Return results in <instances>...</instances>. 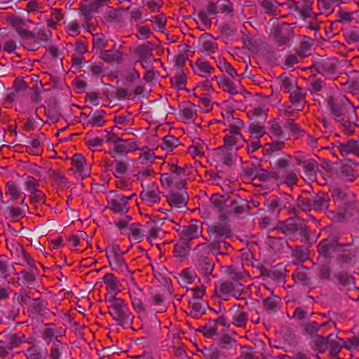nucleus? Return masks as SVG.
Instances as JSON below:
<instances>
[{
	"mask_svg": "<svg viewBox=\"0 0 359 359\" xmlns=\"http://www.w3.org/2000/svg\"><path fill=\"white\" fill-rule=\"evenodd\" d=\"M326 109L329 115L336 122L343 118L353 121V111H355L351 102L346 97L339 95H330L325 99Z\"/></svg>",
	"mask_w": 359,
	"mask_h": 359,
	"instance_id": "1",
	"label": "nucleus"
},
{
	"mask_svg": "<svg viewBox=\"0 0 359 359\" xmlns=\"http://www.w3.org/2000/svg\"><path fill=\"white\" fill-rule=\"evenodd\" d=\"M290 154H284L283 157L278 158L275 162L276 173H273V180L280 184H285L292 189L299 182L298 170L290 168Z\"/></svg>",
	"mask_w": 359,
	"mask_h": 359,
	"instance_id": "2",
	"label": "nucleus"
},
{
	"mask_svg": "<svg viewBox=\"0 0 359 359\" xmlns=\"http://www.w3.org/2000/svg\"><path fill=\"white\" fill-rule=\"evenodd\" d=\"M330 201L329 194L324 191L314 194L304 191L297 198V205L304 212H323L328 209Z\"/></svg>",
	"mask_w": 359,
	"mask_h": 359,
	"instance_id": "3",
	"label": "nucleus"
},
{
	"mask_svg": "<svg viewBox=\"0 0 359 359\" xmlns=\"http://www.w3.org/2000/svg\"><path fill=\"white\" fill-rule=\"evenodd\" d=\"M277 230L290 238L298 236L302 243H310V229L306 222L299 217L289 218L280 224Z\"/></svg>",
	"mask_w": 359,
	"mask_h": 359,
	"instance_id": "4",
	"label": "nucleus"
},
{
	"mask_svg": "<svg viewBox=\"0 0 359 359\" xmlns=\"http://www.w3.org/2000/svg\"><path fill=\"white\" fill-rule=\"evenodd\" d=\"M11 25L15 29L22 40H31L32 43H27L25 47L29 50L38 49V45L40 41H47L49 40L51 32L49 30L39 31L36 34L24 27V21L18 18H15L11 22Z\"/></svg>",
	"mask_w": 359,
	"mask_h": 359,
	"instance_id": "5",
	"label": "nucleus"
},
{
	"mask_svg": "<svg viewBox=\"0 0 359 359\" xmlns=\"http://www.w3.org/2000/svg\"><path fill=\"white\" fill-rule=\"evenodd\" d=\"M109 314L115 320L117 325L122 327L128 326L132 327L134 316L130 311L124 300L121 298H116L113 295L109 300Z\"/></svg>",
	"mask_w": 359,
	"mask_h": 359,
	"instance_id": "6",
	"label": "nucleus"
},
{
	"mask_svg": "<svg viewBox=\"0 0 359 359\" xmlns=\"http://www.w3.org/2000/svg\"><path fill=\"white\" fill-rule=\"evenodd\" d=\"M215 294L223 300H227L229 295L238 300H242L245 299L247 288L240 282L223 280L215 286Z\"/></svg>",
	"mask_w": 359,
	"mask_h": 359,
	"instance_id": "7",
	"label": "nucleus"
},
{
	"mask_svg": "<svg viewBox=\"0 0 359 359\" xmlns=\"http://www.w3.org/2000/svg\"><path fill=\"white\" fill-rule=\"evenodd\" d=\"M168 172L161 175V182L170 189H182L187 184L185 170L174 164H168Z\"/></svg>",
	"mask_w": 359,
	"mask_h": 359,
	"instance_id": "8",
	"label": "nucleus"
},
{
	"mask_svg": "<svg viewBox=\"0 0 359 359\" xmlns=\"http://www.w3.org/2000/svg\"><path fill=\"white\" fill-rule=\"evenodd\" d=\"M270 36L278 46L290 47L291 41L294 36V32L290 24L283 22L275 26Z\"/></svg>",
	"mask_w": 359,
	"mask_h": 359,
	"instance_id": "9",
	"label": "nucleus"
},
{
	"mask_svg": "<svg viewBox=\"0 0 359 359\" xmlns=\"http://www.w3.org/2000/svg\"><path fill=\"white\" fill-rule=\"evenodd\" d=\"M106 0H86L80 3V12L83 17L86 24L85 28L90 30V21L93 19L95 13L104 6Z\"/></svg>",
	"mask_w": 359,
	"mask_h": 359,
	"instance_id": "10",
	"label": "nucleus"
},
{
	"mask_svg": "<svg viewBox=\"0 0 359 359\" xmlns=\"http://www.w3.org/2000/svg\"><path fill=\"white\" fill-rule=\"evenodd\" d=\"M135 196V193L130 196L116 194L114 198L107 200V208L115 214H126L130 210L128 202Z\"/></svg>",
	"mask_w": 359,
	"mask_h": 359,
	"instance_id": "11",
	"label": "nucleus"
},
{
	"mask_svg": "<svg viewBox=\"0 0 359 359\" xmlns=\"http://www.w3.org/2000/svg\"><path fill=\"white\" fill-rule=\"evenodd\" d=\"M302 1L303 4L299 6V2L290 1L288 8L291 11L297 13L303 20L315 18L317 15L313 11L314 0H302Z\"/></svg>",
	"mask_w": 359,
	"mask_h": 359,
	"instance_id": "12",
	"label": "nucleus"
},
{
	"mask_svg": "<svg viewBox=\"0 0 359 359\" xmlns=\"http://www.w3.org/2000/svg\"><path fill=\"white\" fill-rule=\"evenodd\" d=\"M231 316V323L238 328L245 329L248 322V313L244 306L234 304L229 309Z\"/></svg>",
	"mask_w": 359,
	"mask_h": 359,
	"instance_id": "13",
	"label": "nucleus"
},
{
	"mask_svg": "<svg viewBox=\"0 0 359 359\" xmlns=\"http://www.w3.org/2000/svg\"><path fill=\"white\" fill-rule=\"evenodd\" d=\"M177 231L180 239L189 243L198 238L202 233L197 221L192 220L187 225L180 226Z\"/></svg>",
	"mask_w": 359,
	"mask_h": 359,
	"instance_id": "14",
	"label": "nucleus"
},
{
	"mask_svg": "<svg viewBox=\"0 0 359 359\" xmlns=\"http://www.w3.org/2000/svg\"><path fill=\"white\" fill-rule=\"evenodd\" d=\"M139 149L134 139L123 140L121 138L116 146L109 151V154L115 158L117 155H126Z\"/></svg>",
	"mask_w": 359,
	"mask_h": 359,
	"instance_id": "15",
	"label": "nucleus"
},
{
	"mask_svg": "<svg viewBox=\"0 0 359 359\" xmlns=\"http://www.w3.org/2000/svg\"><path fill=\"white\" fill-rule=\"evenodd\" d=\"M209 238L215 239L217 236L231 238L232 237V230L230 225L227 223L215 222L210 225L208 228Z\"/></svg>",
	"mask_w": 359,
	"mask_h": 359,
	"instance_id": "16",
	"label": "nucleus"
},
{
	"mask_svg": "<svg viewBox=\"0 0 359 359\" xmlns=\"http://www.w3.org/2000/svg\"><path fill=\"white\" fill-rule=\"evenodd\" d=\"M335 245L339 246H350L351 243L339 244L334 237H328L322 240L318 245V252L319 255L325 258L331 257V249L334 248Z\"/></svg>",
	"mask_w": 359,
	"mask_h": 359,
	"instance_id": "17",
	"label": "nucleus"
},
{
	"mask_svg": "<svg viewBox=\"0 0 359 359\" xmlns=\"http://www.w3.org/2000/svg\"><path fill=\"white\" fill-rule=\"evenodd\" d=\"M140 197L142 200L149 205L159 203L161 197L158 186L153 184L146 190H143L141 192Z\"/></svg>",
	"mask_w": 359,
	"mask_h": 359,
	"instance_id": "18",
	"label": "nucleus"
},
{
	"mask_svg": "<svg viewBox=\"0 0 359 359\" xmlns=\"http://www.w3.org/2000/svg\"><path fill=\"white\" fill-rule=\"evenodd\" d=\"M334 278L339 286V290H350L352 286L355 285V278L347 271H338L334 275Z\"/></svg>",
	"mask_w": 359,
	"mask_h": 359,
	"instance_id": "19",
	"label": "nucleus"
},
{
	"mask_svg": "<svg viewBox=\"0 0 359 359\" xmlns=\"http://www.w3.org/2000/svg\"><path fill=\"white\" fill-rule=\"evenodd\" d=\"M215 154L217 161L228 166L232 165L236 156V152L232 149L222 147L217 148Z\"/></svg>",
	"mask_w": 359,
	"mask_h": 359,
	"instance_id": "20",
	"label": "nucleus"
},
{
	"mask_svg": "<svg viewBox=\"0 0 359 359\" xmlns=\"http://www.w3.org/2000/svg\"><path fill=\"white\" fill-rule=\"evenodd\" d=\"M191 66L194 72L202 77H208L215 71V68L210 65V62L203 59H198L195 64L194 65L191 64Z\"/></svg>",
	"mask_w": 359,
	"mask_h": 359,
	"instance_id": "21",
	"label": "nucleus"
},
{
	"mask_svg": "<svg viewBox=\"0 0 359 359\" xmlns=\"http://www.w3.org/2000/svg\"><path fill=\"white\" fill-rule=\"evenodd\" d=\"M194 264L196 269L204 276H209L214 269V262L208 257L199 256L194 259Z\"/></svg>",
	"mask_w": 359,
	"mask_h": 359,
	"instance_id": "22",
	"label": "nucleus"
},
{
	"mask_svg": "<svg viewBox=\"0 0 359 359\" xmlns=\"http://www.w3.org/2000/svg\"><path fill=\"white\" fill-rule=\"evenodd\" d=\"M328 349L329 355L332 358H339L338 355L343 348H344V339L339 338L334 334L328 335Z\"/></svg>",
	"mask_w": 359,
	"mask_h": 359,
	"instance_id": "23",
	"label": "nucleus"
},
{
	"mask_svg": "<svg viewBox=\"0 0 359 359\" xmlns=\"http://www.w3.org/2000/svg\"><path fill=\"white\" fill-rule=\"evenodd\" d=\"M280 301L281 299L278 296L274 294L264 298L262 301V307L264 311L271 315L276 313L280 309Z\"/></svg>",
	"mask_w": 359,
	"mask_h": 359,
	"instance_id": "24",
	"label": "nucleus"
},
{
	"mask_svg": "<svg viewBox=\"0 0 359 359\" xmlns=\"http://www.w3.org/2000/svg\"><path fill=\"white\" fill-rule=\"evenodd\" d=\"M337 147L342 156H346L348 154H353L359 157L358 140H349L345 143H339V145H337Z\"/></svg>",
	"mask_w": 359,
	"mask_h": 359,
	"instance_id": "25",
	"label": "nucleus"
},
{
	"mask_svg": "<svg viewBox=\"0 0 359 359\" xmlns=\"http://www.w3.org/2000/svg\"><path fill=\"white\" fill-rule=\"evenodd\" d=\"M180 113L185 123H194L197 116L196 105L190 102L180 109Z\"/></svg>",
	"mask_w": 359,
	"mask_h": 359,
	"instance_id": "26",
	"label": "nucleus"
},
{
	"mask_svg": "<svg viewBox=\"0 0 359 359\" xmlns=\"http://www.w3.org/2000/svg\"><path fill=\"white\" fill-rule=\"evenodd\" d=\"M107 256L108 259L110 256L114 258V262L117 267L123 269L126 267V263L123 257V252L118 245H111L107 249Z\"/></svg>",
	"mask_w": 359,
	"mask_h": 359,
	"instance_id": "27",
	"label": "nucleus"
},
{
	"mask_svg": "<svg viewBox=\"0 0 359 359\" xmlns=\"http://www.w3.org/2000/svg\"><path fill=\"white\" fill-rule=\"evenodd\" d=\"M206 9V12L204 11H201L198 13V19L205 25L211 24V20L208 15H215L219 13L217 1L209 2L207 5Z\"/></svg>",
	"mask_w": 359,
	"mask_h": 359,
	"instance_id": "28",
	"label": "nucleus"
},
{
	"mask_svg": "<svg viewBox=\"0 0 359 359\" xmlns=\"http://www.w3.org/2000/svg\"><path fill=\"white\" fill-rule=\"evenodd\" d=\"M208 248L215 254L222 255H229L233 251V248L227 240L219 241L215 243H210Z\"/></svg>",
	"mask_w": 359,
	"mask_h": 359,
	"instance_id": "29",
	"label": "nucleus"
},
{
	"mask_svg": "<svg viewBox=\"0 0 359 359\" xmlns=\"http://www.w3.org/2000/svg\"><path fill=\"white\" fill-rule=\"evenodd\" d=\"M293 280L297 283L304 285H309L311 283V278L309 273V269L304 266L298 267L292 273Z\"/></svg>",
	"mask_w": 359,
	"mask_h": 359,
	"instance_id": "30",
	"label": "nucleus"
},
{
	"mask_svg": "<svg viewBox=\"0 0 359 359\" xmlns=\"http://www.w3.org/2000/svg\"><path fill=\"white\" fill-rule=\"evenodd\" d=\"M106 112L102 110H97L93 113L90 112V118L84 123L87 126L102 127L106 123L104 119Z\"/></svg>",
	"mask_w": 359,
	"mask_h": 359,
	"instance_id": "31",
	"label": "nucleus"
},
{
	"mask_svg": "<svg viewBox=\"0 0 359 359\" xmlns=\"http://www.w3.org/2000/svg\"><path fill=\"white\" fill-rule=\"evenodd\" d=\"M212 80L217 81L219 88H222L224 91L227 92L231 95H236L238 93V90L233 82L228 77L223 76L220 78H218L217 76H215L212 78Z\"/></svg>",
	"mask_w": 359,
	"mask_h": 359,
	"instance_id": "32",
	"label": "nucleus"
},
{
	"mask_svg": "<svg viewBox=\"0 0 359 359\" xmlns=\"http://www.w3.org/2000/svg\"><path fill=\"white\" fill-rule=\"evenodd\" d=\"M313 67L319 74H331L335 72L337 65L330 59H324L316 64Z\"/></svg>",
	"mask_w": 359,
	"mask_h": 359,
	"instance_id": "33",
	"label": "nucleus"
},
{
	"mask_svg": "<svg viewBox=\"0 0 359 359\" xmlns=\"http://www.w3.org/2000/svg\"><path fill=\"white\" fill-rule=\"evenodd\" d=\"M154 48V44L151 42L147 41L138 46L135 50V53L140 60H147L153 56Z\"/></svg>",
	"mask_w": 359,
	"mask_h": 359,
	"instance_id": "34",
	"label": "nucleus"
},
{
	"mask_svg": "<svg viewBox=\"0 0 359 359\" xmlns=\"http://www.w3.org/2000/svg\"><path fill=\"white\" fill-rule=\"evenodd\" d=\"M285 147L284 141L276 140L266 143L262 148V152L266 156H271L276 152L282 151Z\"/></svg>",
	"mask_w": 359,
	"mask_h": 359,
	"instance_id": "35",
	"label": "nucleus"
},
{
	"mask_svg": "<svg viewBox=\"0 0 359 359\" xmlns=\"http://www.w3.org/2000/svg\"><path fill=\"white\" fill-rule=\"evenodd\" d=\"M54 340L49 351V359H61L62 351L67 347V345L57 339Z\"/></svg>",
	"mask_w": 359,
	"mask_h": 359,
	"instance_id": "36",
	"label": "nucleus"
},
{
	"mask_svg": "<svg viewBox=\"0 0 359 359\" xmlns=\"http://www.w3.org/2000/svg\"><path fill=\"white\" fill-rule=\"evenodd\" d=\"M100 58L109 63L114 62L121 63L123 60V54L121 52L117 50H102L100 53Z\"/></svg>",
	"mask_w": 359,
	"mask_h": 359,
	"instance_id": "37",
	"label": "nucleus"
},
{
	"mask_svg": "<svg viewBox=\"0 0 359 359\" xmlns=\"http://www.w3.org/2000/svg\"><path fill=\"white\" fill-rule=\"evenodd\" d=\"M72 170L81 175H87L85 173V167L87 165L86 158L81 154H74L72 158Z\"/></svg>",
	"mask_w": 359,
	"mask_h": 359,
	"instance_id": "38",
	"label": "nucleus"
},
{
	"mask_svg": "<svg viewBox=\"0 0 359 359\" xmlns=\"http://www.w3.org/2000/svg\"><path fill=\"white\" fill-rule=\"evenodd\" d=\"M189 316L192 318L198 319L205 313V309L201 301L191 299L189 301Z\"/></svg>",
	"mask_w": 359,
	"mask_h": 359,
	"instance_id": "39",
	"label": "nucleus"
},
{
	"mask_svg": "<svg viewBox=\"0 0 359 359\" xmlns=\"http://www.w3.org/2000/svg\"><path fill=\"white\" fill-rule=\"evenodd\" d=\"M5 194L10 196L11 201H15L22 196V192L18 184L13 181H8L6 183Z\"/></svg>",
	"mask_w": 359,
	"mask_h": 359,
	"instance_id": "40",
	"label": "nucleus"
},
{
	"mask_svg": "<svg viewBox=\"0 0 359 359\" xmlns=\"http://www.w3.org/2000/svg\"><path fill=\"white\" fill-rule=\"evenodd\" d=\"M187 200V196L184 194L170 192L167 196V201L171 206L180 207L186 204Z\"/></svg>",
	"mask_w": 359,
	"mask_h": 359,
	"instance_id": "41",
	"label": "nucleus"
},
{
	"mask_svg": "<svg viewBox=\"0 0 359 359\" xmlns=\"http://www.w3.org/2000/svg\"><path fill=\"white\" fill-rule=\"evenodd\" d=\"M290 102L292 104L297 106L299 103L305 102L306 93L304 90L296 85V88L292 92H290Z\"/></svg>",
	"mask_w": 359,
	"mask_h": 359,
	"instance_id": "42",
	"label": "nucleus"
},
{
	"mask_svg": "<svg viewBox=\"0 0 359 359\" xmlns=\"http://www.w3.org/2000/svg\"><path fill=\"white\" fill-rule=\"evenodd\" d=\"M353 121L351 119L343 118V120H340L337 121V123H340L341 128L347 135H351L354 132V126H355L356 121L358 120L356 111H353Z\"/></svg>",
	"mask_w": 359,
	"mask_h": 359,
	"instance_id": "43",
	"label": "nucleus"
},
{
	"mask_svg": "<svg viewBox=\"0 0 359 359\" xmlns=\"http://www.w3.org/2000/svg\"><path fill=\"white\" fill-rule=\"evenodd\" d=\"M191 247L189 243L180 239L174 247L175 257H185L189 252Z\"/></svg>",
	"mask_w": 359,
	"mask_h": 359,
	"instance_id": "44",
	"label": "nucleus"
},
{
	"mask_svg": "<svg viewBox=\"0 0 359 359\" xmlns=\"http://www.w3.org/2000/svg\"><path fill=\"white\" fill-rule=\"evenodd\" d=\"M291 249L292 257L295 260L293 261L294 264H298L300 262H304L308 259V254L302 247L295 246Z\"/></svg>",
	"mask_w": 359,
	"mask_h": 359,
	"instance_id": "45",
	"label": "nucleus"
},
{
	"mask_svg": "<svg viewBox=\"0 0 359 359\" xmlns=\"http://www.w3.org/2000/svg\"><path fill=\"white\" fill-rule=\"evenodd\" d=\"M56 325L54 323H47L41 332V337L47 344H50L56 333Z\"/></svg>",
	"mask_w": 359,
	"mask_h": 359,
	"instance_id": "46",
	"label": "nucleus"
},
{
	"mask_svg": "<svg viewBox=\"0 0 359 359\" xmlns=\"http://www.w3.org/2000/svg\"><path fill=\"white\" fill-rule=\"evenodd\" d=\"M103 283L111 291L119 292V281L117 278L111 273H106L103 278Z\"/></svg>",
	"mask_w": 359,
	"mask_h": 359,
	"instance_id": "47",
	"label": "nucleus"
},
{
	"mask_svg": "<svg viewBox=\"0 0 359 359\" xmlns=\"http://www.w3.org/2000/svg\"><path fill=\"white\" fill-rule=\"evenodd\" d=\"M129 162L127 160H116L114 161V177L119 178L126 175L128 172Z\"/></svg>",
	"mask_w": 359,
	"mask_h": 359,
	"instance_id": "48",
	"label": "nucleus"
},
{
	"mask_svg": "<svg viewBox=\"0 0 359 359\" xmlns=\"http://www.w3.org/2000/svg\"><path fill=\"white\" fill-rule=\"evenodd\" d=\"M225 273L229 277V280L240 282L243 278V273L233 265L225 267Z\"/></svg>",
	"mask_w": 359,
	"mask_h": 359,
	"instance_id": "49",
	"label": "nucleus"
},
{
	"mask_svg": "<svg viewBox=\"0 0 359 359\" xmlns=\"http://www.w3.org/2000/svg\"><path fill=\"white\" fill-rule=\"evenodd\" d=\"M259 166V165H257L254 163L246 164L243 170V176L244 179L252 181L255 180Z\"/></svg>",
	"mask_w": 359,
	"mask_h": 359,
	"instance_id": "50",
	"label": "nucleus"
},
{
	"mask_svg": "<svg viewBox=\"0 0 359 359\" xmlns=\"http://www.w3.org/2000/svg\"><path fill=\"white\" fill-rule=\"evenodd\" d=\"M217 5L219 13L229 15L231 17L233 15V4L229 0H218Z\"/></svg>",
	"mask_w": 359,
	"mask_h": 359,
	"instance_id": "51",
	"label": "nucleus"
},
{
	"mask_svg": "<svg viewBox=\"0 0 359 359\" xmlns=\"http://www.w3.org/2000/svg\"><path fill=\"white\" fill-rule=\"evenodd\" d=\"M245 211V203L243 201H231L230 204L227 205L226 212L228 213H234L236 215H240L243 213Z\"/></svg>",
	"mask_w": 359,
	"mask_h": 359,
	"instance_id": "52",
	"label": "nucleus"
},
{
	"mask_svg": "<svg viewBox=\"0 0 359 359\" xmlns=\"http://www.w3.org/2000/svg\"><path fill=\"white\" fill-rule=\"evenodd\" d=\"M179 276L180 278L179 283L181 285L192 283L196 276L195 273L189 268L183 269Z\"/></svg>",
	"mask_w": 359,
	"mask_h": 359,
	"instance_id": "53",
	"label": "nucleus"
},
{
	"mask_svg": "<svg viewBox=\"0 0 359 359\" xmlns=\"http://www.w3.org/2000/svg\"><path fill=\"white\" fill-rule=\"evenodd\" d=\"M20 274L24 280V283H26L29 285H33L36 280L37 269L33 268L29 269V270L22 269Z\"/></svg>",
	"mask_w": 359,
	"mask_h": 359,
	"instance_id": "54",
	"label": "nucleus"
},
{
	"mask_svg": "<svg viewBox=\"0 0 359 359\" xmlns=\"http://www.w3.org/2000/svg\"><path fill=\"white\" fill-rule=\"evenodd\" d=\"M325 324L319 325L316 322H308L302 325V333L304 334L313 335L316 334L319 329L324 326Z\"/></svg>",
	"mask_w": 359,
	"mask_h": 359,
	"instance_id": "55",
	"label": "nucleus"
},
{
	"mask_svg": "<svg viewBox=\"0 0 359 359\" xmlns=\"http://www.w3.org/2000/svg\"><path fill=\"white\" fill-rule=\"evenodd\" d=\"M309 85L310 88H309V90L311 95H314L322 91L325 87L324 81L320 79L315 78V76H313V79L310 81Z\"/></svg>",
	"mask_w": 359,
	"mask_h": 359,
	"instance_id": "56",
	"label": "nucleus"
},
{
	"mask_svg": "<svg viewBox=\"0 0 359 359\" xmlns=\"http://www.w3.org/2000/svg\"><path fill=\"white\" fill-rule=\"evenodd\" d=\"M201 50L209 54L215 53L218 49L217 43L212 39H203L201 43Z\"/></svg>",
	"mask_w": 359,
	"mask_h": 359,
	"instance_id": "57",
	"label": "nucleus"
},
{
	"mask_svg": "<svg viewBox=\"0 0 359 359\" xmlns=\"http://www.w3.org/2000/svg\"><path fill=\"white\" fill-rule=\"evenodd\" d=\"M25 338V334L22 333L11 334L8 336V340L6 341L8 346L12 349L18 348Z\"/></svg>",
	"mask_w": 359,
	"mask_h": 359,
	"instance_id": "58",
	"label": "nucleus"
},
{
	"mask_svg": "<svg viewBox=\"0 0 359 359\" xmlns=\"http://www.w3.org/2000/svg\"><path fill=\"white\" fill-rule=\"evenodd\" d=\"M328 336L324 337L318 335L313 341L314 349L317 350L319 353H325L328 349Z\"/></svg>",
	"mask_w": 359,
	"mask_h": 359,
	"instance_id": "59",
	"label": "nucleus"
},
{
	"mask_svg": "<svg viewBox=\"0 0 359 359\" xmlns=\"http://www.w3.org/2000/svg\"><path fill=\"white\" fill-rule=\"evenodd\" d=\"M269 125V131L272 135L278 138L283 137L284 132L277 119L270 121Z\"/></svg>",
	"mask_w": 359,
	"mask_h": 359,
	"instance_id": "60",
	"label": "nucleus"
},
{
	"mask_svg": "<svg viewBox=\"0 0 359 359\" xmlns=\"http://www.w3.org/2000/svg\"><path fill=\"white\" fill-rule=\"evenodd\" d=\"M260 6L264 9V13L270 16L277 15V6L271 0H263L260 3Z\"/></svg>",
	"mask_w": 359,
	"mask_h": 359,
	"instance_id": "61",
	"label": "nucleus"
},
{
	"mask_svg": "<svg viewBox=\"0 0 359 359\" xmlns=\"http://www.w3.org/2000/svg\"><path fill=\"white\" fill-rule=\"evenodd\" d=\"M179 144V140L174 136L167 135L163 139L161 147L163 150L172 151Z\"/></svg>",
	"mask_w": 359,
	"mask_h": 359,
	"instance_id": "62",
	"label": "nucleus"
},
{
	"mask_svg": "<svg viewBox=\"0 0 359 359\" xmlns=\"http://www.w3.org/2000/svg\"><path fill=\"white\" fill-rule=\"evenodd\" d=\"M285 128L289 130L293 135L302 136L305 133L293 119H287L285 123Z\"/></svg>",
	"mask_w": 359,
	"mask_h": 359,
	"instance_id": "63",
	"label": "nucleus"
},
{
	"mask_svg": "<svg viewBox=\"0 0 359 359\" xmlns=\"http://www.w3.org/2000/svg\"><path fill=\"white\" fill-rule=\"evenodd\" d=\"M236 341L229 334L222 335L219 340L218 345L224 349H231L236 346Z\"/></svg>",
	"mask_w": 359,
	"mask_h": 359,
	"instance_id": "64",
	"label": "nucleus"
}]
</instances>
